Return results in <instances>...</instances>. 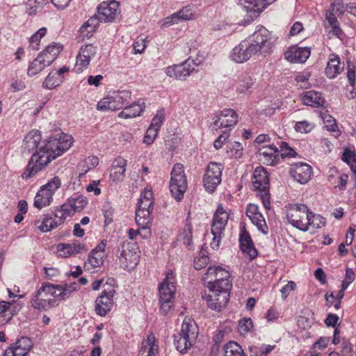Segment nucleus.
I'll list each match as a JSON object with an SVG mask.
<instances>
[{
    "instance_id": "35",
    "label": "nucleus",
    "mask_w": 356,
    "mask_h": 356,
    "mask_svg": "<svg viewBox=\"0 0 356 356\" xmlns=\"http://www.w3.org/2000/svg\"><path fill=\"white\" fill-rule=\"evenodd\" d=\"M99 164V159L96 156H90L80 162L78 169L80 171L79 177L85 175L90 169L95 168Z\"/></svg>"
},
{
    "instance_id": "41",
    "label": "nucleus",
    "mask_w": 356,
    "mask_h": 356,
    "mask_svg": "<svg viewBox=\"0 0 356 356\" xmlns=\"http://www.w3.org/2000/svg\"><path fill=\"white\" fill-rule=\"evenodd\" d=\"M152 211L137 209L136 211V222L137 225H152Z\"/></svg>"
},
{
    "instance_id": "52",
    "label": "nucleus",
    "mask_w": 356,
    "mask_h": 356,
    "mask_svg": "<svg viewBox=\"0 0 356 356\" xmlns=\"http://www.w3.org/2000/svg\"><path fill=\"white\" fill-rule=\"evenodd\" d=\"M56 286L57 284H54L49 282H44L42 286L37 291H40V293L46 298H47L49 295H51L54 298V299H56Z\"/></svg>"
},
{
    "instance_id": "24",
    "label": "nucleus",
    "mask_w": 356,
    "mask_h": 356,
    "mask_svg": "<svg viewBox=\"0 0 356 356\" xmlns=\"http://www.w3.org/2000/svg\"><path fill=\"white\" fill-rule=\"evenodd\" d=\"M191 341H195L198 335V327L193 319L186 317L181 325L180 332Z\"/></svg>"
},
{
    "instance_id": "39",
    "label": "nucleus",
    "mask_w": 356,
    "mask_h": 356,
    "mask_svg": "<svg viewBox=\"0 0 356 356\" xmlns=\"http://www.w3.org/2000/svg\"><path fill=\"white\" fill-rule=\"evenodd\" d=\"M34 225L42 232H47L56 228L54 227L52 216L49 214L44 215L42 220H36L34 222Z\"/></svg>"
},
{
    "instance_id": "6",
    "label": "nucleus",
    "mask_w": 356,
    "mask_h": 356,
    "mask_svg": "<svg viewBox=\"0 0 356 356\" xmlns=\"http://www.w3.org/2000/svg\"><path fill=\"white\" fill-rule=\"evenodd\" d=\"M223 170L224 166L221 163L214 161L209 163L202 179L203 186L208 193L214 192L221 183Z\"/></svg>"
},
{
    "instance_id": "20",
    "label": "nucleus",
    "mask_w": 356,
    "mask_h": 356,
    "mask_svg": "<svg viewBox=\"0 0 356 356\" xmlns=\"http://www.w3.org/2000/svg\"><path fill=\"white\" fill-rule=\"evenodd\" d=\"M159 352V344L153 333L147 335L141 345L138 356H156Z\"/></svg>"
},
{
    "instance_id": "60",
    "label": "nucleus",
    "mask_w": 356,
    "mask_h": 356,
    "mask_svg": "<svg viewBox=\"0 0 356 356\" xmlns=\"http://www.w3.org/2000/svg\"><path fill=\"white\" fill-rule=\"evenodd\" d=\"M56 288L57 290H58V293L56 295V298L60 300L68 298L72 292L71 289H69L68 287H67V284H57Z\"/></svg>"
},
{
    "instance_id": "33",
    "label": "nucleus",
    "mask_w": 356,
    "mask_h": 356,
    "mask_svg": "<svg viewBox=\"0 0 356 356\" xmlns=\"http://www.w3.org/2000/svg\"><path fill=\"white\" fill-rule=\"evenodd\" d=\"M225 226L220 224L213 223L211 224V234L213 235V240L211 242V248L217 250L220 248V243L223 235Z\"/></svg>"
},
{
    "instance_id": "31",
    "label": "nucleus",
    "mask_w": 356,
    "mask_h": 356,
    "mask_svg": "<svg viewBox=\"0 0 356 356\" xmlns=\"http://www.w3.org/2000/svg\"><path fill=\"white\" fill-rule=\"evenodd\" d=\"M53 200V197L40 187L34 198V207L38 209H41L49 206Z\"/></svg>"
},
{
    "instance_id": "48",
    "label": "nucleus",
    "mask_w": 356,
    "mask_h": 356,
    "mask_svg": "<svg viewBox=\"0 0 356 356\" xmlns=\"http://www.w3.org/2000/svg\"><path fill=\"white\" fill-rule=\"evenodd\" d=\"M60 186V179L58 176H55L51 180L48 181V182L46 184L42 186L41 188H44V190L47 191V192L53 197L55 192Z\"/></svg>"
},
{
    "instance_id": "7",
    "label": "nucleus",
    "mask_w": 356,
    "mask_h": 356,
    "mask_svg": "<svg viewBox=\"0 0 356 356\" xmlns=\"http://www.w3.org/2000/svg\"><path fill=\"white\" fill-rule=\"evenodd\" d=\"M310 209L304 204H293L289 206L286 218L293 227L302 232H307V216Z\"/></svg>"
},
{
    "instance_id": "22",
    "label": "nucleus",
    "mask_w": 356,
    "mask_h": 356,
    "mask_svg": "<svg viewBox=\"0 0 356 356\" xmlns=\"http://www.w3.org/2000/svg\"><path fill=\"white\" fill-rule=\"evenodd\" d=\"M31 306L38 310H47L58 305L57 300L47 298L42 295L40 291H36L31 300Z\"/></svg>"
},
{
    "instance_id": "36",
    "label": "nucleus",
    "mask_w": 356,
    "mask_h": 356,
    "mask_svg": "<svg viewBox=\"0 0 356 356\" xmlns=\"http://www.w3.org/2000/svg\"><path fill=\"white\" fill-rule=\"evenodd\" d=\"M42 55H38L29 65L27 74L29 76H35L49 66L43 61Z\"/></svg>"
},
{
    "instance_id": "28",
    "label": "nucleus",
    "mask_w": 356,
    "mask_h": 356,
    "mask_svg": "<svg viewBox=\"0 0 356 356\" xmlns=\"http://www.w3.org/2000/svg\"><path fill=\"white\" fill-rule=\"evenodd\" d=\"M62 49L63 47L61 45L54 43L47 46L38 55H42V58H44L43 61L46 62L48 65H50L56 60Z\"/></svg>"
},
{
    "instance_id": "46",
    "label": "nucleus",
    "mask_w": 356,
    "mask_h": 356,
    "mask_svg": "<svg viewBox=\"0 0 356 356\" xmlns=\"http://www.w3.org/2000/svg\"><path fill=\"white\" fill-rule=\"evenodd\" d=\"M228 219L229 216L227 213L225 211L221 204L218 205L213 215L212 222L226 226Z\"/></svg>"
},
{
    "instance_id": "3",
    "label": "nucleus",
    "mask_w": 356,
    "mask_h": 356,
    "mask_svg": "<svg viewBox=\"0 0 356 356\" xmlns=\"http://www.w3.org/2000/svg\"><path fill=\"white\" fill-rule=\"evenodd\" d=\"M176 280L172 270L169 269L165 274V278L159 284L160 310L163 314H167L173 305L174 296L176 292Z\"/></svg>"
},
{
    "instance_id": "64",
    "label": "nucleus",
    "mask_w": 356,
    "mask_h": 356,
    "mask_svg": "<svg viewBox=\"0 0 356 356\" xmlns=\"http://www.w3.org/2000/svg\"><path fill=\"white\" fill-rule=\"evenodd\" d=\"M159 131L156 129L155 128H152L149 127L145 134L143 142L148 145L152 144L155 138H156Z\"/></svg>"
},
{
    "instance_id": "14",
    "label": "nucleus",
    "mask_w": 356,
    "mask_h": 356,
    "mask_svg": "<svg viewBox=\"0 0 356 356\" xmlns=\"http://www.w3.org/2000/svg\"><path fill=\"white\" fill-rule=\"evenodd\" d=\"M119 3L116 1L109 3L102 2L97 8V14L101 22H113L118 14Z\"/></svg>"
},
{
    "instance_id": "37",
    "label": "nucleus",
    "mask_w": 356,
    "mask_h": 356,
    "mask_svg": "<svg viewBox=\"0 0 356 356\" xmlns=\"http://www.w3.org/2000/svg\"><path fill=\"white\" fill-rule=\"evenodd\" d=\"M223 356H246L243 348L235 341H229L223 346Z\"/></svg>"
},
{
    "instance_id": "62",
    "label": "nucleus",
    "mask_w": 356,
    "mask_h": 356,
    "mask_svg": "<svg viewBox=\"0 0 356 356\" xmlns=\"http://www.w3.org/2000/svg\"><path fill=\"white\" fill-rule=\"evenodd\" d=\"M314 128L312 124L307 120L300 121L296 123L294 129L297 132L300 133H309Z\"/></svg>"
},
{
    "instance_id": "56",
    "label": "nucleus",
    "mask_w": 356,
    "mask_h": 356,
    "mask_svg": "<svg viewBox=\"0 0 356 356\" xmlns=\"http://www.w3.org/2000/svg\"><path fill=\"white\" fill-rule=\"evenodd\" d=\"M165 115V110L163 108H161L159 111H158L156 114L152 118L149 127L152 128H155L156 129L159 131L163 123Z\"/></svg>"
},
{
    "instance_id": "10",
    "label": "nucleus",
    "mask_w": 356,
    "mask_h": 356,
    "mask_svg": "<svg viewBox=\"0 0 356 356\" xmlns=\"http://www.w3.org/2000/svg\"><path fill=\"white\" fill-rule=\"evenodd\" d=\"M139 260L138 248L134 243H124L119 257L121 266L129 271L131 270L138 265Z\"/></svg>"
},
{
    "instance_id": "21",
    "label": "nucleus",
    "mask_w": 356,
    "mask_h": 356,
    "mask_svg": "<svg viewBox=\"0 0 356 356\" xmlns=\"http://www.w3.org/2000/svg\"><path fill=\"white\" fill-rule=\"evenodd\" d=\"M239 241L241 251L246 253L251 260L255 259L257 257V250L254 246L252 240L249 233L245 229H243L241 232Z\"/></svg>"
},
{
    "instance_id": "59",
    "label": "nucleus",
    "mask_w": 356,
    "mask_h": 356,
    "mask_svg": "<svg viewBox=\"0 0 356 356\" xmlns=\"http://www.w3.org/2000/svg\"><path fill=\"white\" fill-rule=\"evenodd\" d=\"M253 84L252 79L250 76H245L238 82L237 90L239 92H245L248 91Z\"/></svg>"
},
{
    "instance_id": "44",
    "label": "nucleus",
    "mask_w": 356,
    "mask_h": 356,
    "mask_svg": "<svg viewBox=\"0 0 356 356\" xmlns=\"http://www.w3.org/2000/svg\"><path fill=\"white\" fill-rule=\"evenodd\" d=\"M341 159L350 166L356 179V154L353 152L346 149L343 152Z\"/></svg>"
},
{
    "instance_id": "34",
    "label": "nucleus",
    "mask_w": 356,
    "mask_h": 356,
    "mask_svg": "<svg viewBox=\"0 0 356 356\" xmlns=\"http://www.w3.org/2000/svg\"><path fill=\"white\" fill-rule=\"evenodd\" d=\"M117 104L118 102L113 94L102 99L97 104V109L101 111L120 110V108Z\"/></svg>"
},
{
    "instance_id": "51",
    "label": "nucleus",
    "mask_w": 356,
    "mask_h": 356,
    "mask_svg": "<svg viewBox=\"0 0 356 356\" xmlns=\"http://www.w3.org/2000/svg\"><path fill=\"white\" fill-rule=\"evenodd\" d=\"M103 257L102 254L96 252L95 250H92L88 255V263L85 265L90 264L93 268L99 267L103 264Z\"/></svg>"
},
{
    "instance_id": "5",
    "label": "nucleus",
    "mask_w": 356,
    "mask_h": 356,
    "mask_svg": "<svg viewBox=\"0 0 356 356\" xmlns=\"http://www.w3.org/2000/svg\"><path fill=\"white\" fill-rule=\"evenodd\" d=\"M188 187L186 177L184 173V165L180 163L175 164L171 171L170 190L172 196L180 201L184 197Z\"/></svg>"
},
{
    "instance_id": "13",
    "label": "nucleus",
    "mask_w": 356,
    "mask_h": 356,
    "mask_svg": "<svg viewBox=\"0 0 356 356\" xmlns=\"http://www.w3.org/2000/svg\"><path fill=\"white\" fill-rule=\"evenodd\" d=\"M289 172L294 181L300 184H305L311 179L313 169L306 163L297 162L291 165Z\"/></svg>"
},
{
    "instance_id": "29",
    "label": "nucleus",
    "mask_w": 356,
    "mask_h": 356,
    "mask_svg": "<svg viewBox=\"0 0 356 356\" xmlns=\"http://www.w3.org/2000/svg\"><path fill=\"white\" fill-rule=\"evenodd\" d=\"M154 199L151 189L145 188L142 192L137 204V209L153 211Z\"/></svg>"
},
{
    "instance_id": "58",
    "label": "nucleus",
    "mask_w": 356,
    "mask_h": 356,
    "mask_svg": "<svg viewBox=\"0 0 356 356\" xmlns=\"http://www.w3.org/2000/svg\"><path fill=\"white\" fill-rule=\"evenodd\" d=\"M90 62V59L83 58L81 56L78 54L76 56V61L75 66L74 67V71L76 73L82 72L83 70L88 66Z\"/></svg>"
},
{
    "instance_id": "43",
    "label": "nucleus",
    "mask_w": 356,
    "mask_h": 356,
    "mask_svg": "<svg viewBox=\"0 0 356 356\" xmlns=\"http://www.w3.org/2000/svg\"><path fill=\"white\" fill-rule=\"evenodd\" d=\"M63 81V77L58 78L56 74L50 72L43 81L42 87L48 90H52L60 86Z\"/></svg>"
},
{
    "instance_id": "27",
    "label": "nucleus",
    "mask_w": 356,
    "mask_h": 356,
    "mask_svg": "<svg viewBox=\"0 0 356 356\" xmlns=\"http://www.w3.org/2000/svg\"><path fill=\"white\" fill-rule=\"evenodd\" d=\"M302 102L305 105L317 108L323 105L325 99L321 92L309 90L304 95Z\"/></svg>"
},
{
    "instance_id": "2",
    "label": "nucleus",
    "mask_w": 356,
    "mask_h": 356,
    "mask_svg": "<svg viewBox=\"0 0 356 356\" xmlns=\"http://www.w3.org/2000/svg\"><path fill=\"white\" fill-rule=\"evenodd\" d=\"M274 42L271 33L264 26L259 27L250 37V42L242 41L231 53L232 60L242 63L257 52L264 56L273 52Z\"/></svg>"
},
{
    "instance_id": "45",
    "label": "nucleus",
    "mask_w": 356,
    "mask_h": 356,
    "mask_svg": "<svg viewBox=\"0 0 356 356\" xmlns=\"http://www.w3.org/2000/svg\"><path fill=\"white\" fill-rule=\"evenodd\" d=\"M47 33V29L42 27L35 34H33L29 40V48L33 50H38L39 49L40 42L41 38Z\"/></svg>"
},
{
    "instance_id": "32",
    "label": "nucleus",
    "mask_w": 356,
    "mask_h": 356,
    "mask_svg": "<svg viewBox=\"0 0 356 356\" xmlns=\"http://www.w3.org/2000/svg\"><path fill=\"white\" fill-rule=\"evenodd\" d=\"M174 345L176 349L181 353H185L192 347L195 341L187 339V337L182 336L181 333L174 335Z\"/></svg>"
},
{
    "instance_id": "49",
    "label": "nucleus",
    "mask_w": 356,
    "mask_h": 356,
    "mask_svg": "<svg viewBox=\"0 0 356 356\" xmlns=\"http://www.w3.org/2000/svg\"><path fill=\"white\" fill-rule=\"evenodd\" d=\"M277 145L280 146V149L279 150L280 157H281L282 159H284L286 157H296L297 153L293 149L289 147V144L286 142H277Z\"/></svg>"
},
{
    "instance_id": "55",
    "label": "nucleus",
    "mask_w": 356,
    "mask_h": 356,
    "mask_svg": "<svg viewBox=\"0 0 356 356\" xmlns=\"http://www.w3.org/2000/svg\"><path fill=\"white\" fill-rule=\"evenodd\" d=\"M252 327L253 323L250 318H243L238 321V330L243 335L250 332Z\"/></svg>"
},
{
    "instance_id": "42",
    "label": "nucleus",
    "mask_w": 356,
    "mask_h": 356,
    "mask_svg": "<svg viewBox=\"0 0 356 356\" xmlns=\"http://www.w3.org/2000/svg\"><path fill=\"white\" fill-rule=\"evenodd\" d=\"M113 95L118 102L117 105L120 109L131 102V92L129 90H122L113 92Z\"/></svg>"
},
{
    "instance_id": "57",
    "label": "nucleus",
    "mask_w": 356,
    "mask_h": 356,
    "mask_svg": "<svg viewBox=\"0 0 356 356\" xmlns=\"http://www.w3.org/2000/svg\"><path fill=\"white\" fill-rule=\"evenodd\" d=\"M96 54V47L92 44H85L83 45L80 51L79 52V55L81 56L83 58H86L88 59H91V58L95 56Z\"/></svg>"
},
{
    "instance_id": "61",
    "label": "nucleus",
    "mask_w": 356,
    "mask_h": 356,
    "mask_svg": "<svg viewBox=\"0 0 356 356\" xmlns=\"http://www.w3.org/2000/svg\"><path fill=\"white\" fill-rule=\"evenodd\" d=\"M191 15L192 13H189L188 10H181L180 11L172 15V17H173V19H172V24H177L180 21L190 19Z\"/></svg>"
},
{
    "instance_id": "63",
    "label": "nucleus",
    "mask_w": 356,
    "mask_h": 356,
    "mask_svg": "<svg viewBox=\"0 0 356 356\" xmlns=\"http://www.w3.org/2000/svg\"><path fill=\"white\" fill-rule=\"evenodd\" d=\"M102 211L104 216V226H108L113 220V209L109 204L103 206Z\"/></svg>"
},
{
    "instance_id": "4",
    "label": "nucleus",
    "mask_w": 356,
    "mask_h": 356,
    "mask_svg": "<svg viewBox=\"0 0 356 356\" xmlns=\"http://www.w3.org/2000/svg\"><path fill=\"white\" fill-rule=\"evenodd\" d=\"M253 191L260 193V199L266 209H270V182L269 176L266 170L262 167H257L254 170L252 176Z\"/></svg>"
},
{
    "instance_id": "12",
    "label": "nucleus",
    "mask_w": 356,
    "mask_h": 356,
    "mask_svg": "<svg viewBox=\"0 0 356 356\" xmlns=\"http://www.w3.org/2000/svg\"><path fill=\"white\" fill-rule=\"evenodd\" d=\"M232 289L229 285H224V288L209 289V298H218V302L213 303L212 300L207 301V306L215 311L220 312L224 309L229 300V293Z\"/></svg>"
},
{
    "instance_id": "25",
    "label": "nucleus",
    "mask_w": 356,
    "mask_h": 356,
    "mask_svg": "<svg viewBox=\"0 0 356 356\" xmlns=\"http://www.w3.org/2000/svg\"><path fill=\"white\" fill-rule=\"evenodd\" d=\"M144 103H131L126 105L122 108L123 110L119 113L118 117L120 118L129 119L136 118L140 115L144 110Z\"/></svg>"
},
{
    "instance_id": "1",
    "label": "nucleus",
    "mask_w": 356,
    "mask_h": 356,
    "mask_svg": "<svg viewBox=\"0 0 356 356\" xmlns=\"http://www.w3.org/2000/svg\"><path fill=\"white\" fill-rule=\"evenodd\" d=\"M72 136L65 134L50 136L42 140L40 132L31 131L24 138L22 148L31 153L35 150L31 157L26 170L22 175L24 179H29L42 170L54 159L63 154L72 145Z\"/></svg>"
},
{
    "instance_id": "40",
    "label": "nucleus",
    "mask_w": 356,
    "mask_h": 356,
    "mask_svg": "<svg viewBox=\"0 0 356 356\" xmlns=\"http://www.w3.org/2000/svg\"><path fill=\"white\" fill-rule=\"evenodd\" d=\"M13 304L10 302L0 301V321L8 322L13 316V310L11 309Z\"/></svg>"
},
{
    "instance_id": "8",
    "label": "nucleus",
    "mask_w": 356,
    "mask_h": 356,
    "mask_svg": "<svg viewBox=\"0 0 356 356\" xmlns=\"http://www.w3.org/2000/svg\"><path fill=\"white\" fill-rule=\"evenodd\" d=\"M201 63L202 60L198 58L195 60L188 58L179 65H173L166 67L165 72L169 77L184 81L195 71V67L198 66Z\"/></svg>"
},
{
    "instance_id": "18",
    "label": "nucleus",
    "mask_w": 356,
    "mask_h": 356,
    "mask_svg": "<svg viewBox=\"0 0 356 356\" xmlns=\"http://www.w3.org/2000/svg\"><path fill=\"white\" fill-rule=\"evenodd\" d=\"M31 346V341L29 339L22 337L15 344L7 348L4 352L3 356H26Z\"/></svg>"
},
{
    "instance_id": "17",
    "label": "nucleus",
    "mask_w": 356,
    "mask_h": 356,
    "mask_svg": "<svg viewBox=\"0 0 356 356\" xmlns=\"http://www.w3.org/2000/svg\"><path fill=\"white\" fill-rule=\"evenodd\" d=\"M258 153L262 156L264 163L267 165L274 166L279 162L280 152L274 144L263 145L259 149Z\"/></svg>"
},
{
    "instance_id": "26",
    "label": "nucleus",
    "mask_w": 356,
    "mask_h": 356,
    "mask_svg": "<svg viewBox=\"0 0 356 356\" xmlns=\"http://www.w3.org/2000/svg\"><path fill=\"white\" fill-rule=\"evenodd\" d=\"M58 248L60 252H63V254L60 253V255L65 257L87 251V248L85 245L81 243L59 244L58 245Z\"/></svg>"
},
{
    "instance_id": "9",
    "label": "nucleus",
    "mask_w": 356,
    "mask_h": 356,
    "mask_svg": "<svg viewBox=\"0 0 356 356\" xmlns=\"http://www.w3.org/2000/svg\"><path fill=\"white\" fill-rule=\"evenodd\" d=\"M205 275L204 279L208 280L209 289L224 288L225 284L229 285V289L232 287L229 271L220 266H209Z\"/></svg>"
},
{
    "instance_id": "11",
    "label": "nucleus",
    "mask_w": 356,
    "mask_h": 356,
    "mask_svg": "<svg viewBox=\"0 0 356 356\" xmlns=\"http://www.w3.org/2000/svg\"><path fill=\"white\" fill-rule=\"evenodd\" d=\"M213 122L211 124L213 130L218 131L223 127H230L237 124L238 114L232 108H225L220 112L219 114L215 115L213 118Z\"/></svg>"
},
{
    "instance_id": "19",
    "label": "nucleus",
    "mask_w": 356,
    "mask_h": 356,
    "mask_svg": "<svg viewBox=\"0 0 356 356\" xmlns=\"http://www.w3.org/2000/svg\"><path fill=\"white\" fill-rule=\"evenodd\" d=\"M127 161L122 156H118L112 163L110 179L113 182H120L124 179Z\"/></svg>"
},
{
    "instance_id": "47",
    "label": "nucleus",
    "mask_w": 356,
    "mask_h": 356,
    "mask_svg": "<svg viewBox=\"0 0 356 356\" xmlns=\"http://www.w3.org/2000/svg\"><path fill=\"white\" fill-rule=\"evenodd\" d=\"M252 222L255 225L257 229L264 234L268 233V227L266 225V220L263 215L259 213L256 216H252L250 218Z\"/></svg>"
},
{
    "instance_id": "16",
    "label": "nucleus",
    "mask_w": 356,
    "mask_h": 356,
    "mask_svg": "<svg viewBox=\"0 0 356 356\" xmlns=\"http://www.w3.org/2000/svg\"><path fill=\"white\" fill-rule=\"evenodd\" d=\"M311 55L310 47H290L284 54L285 58L293 63H304Z\"/></svg>"
},
{
    "instance_id": "15",
    "label": "nucleus",
    "mask_w": 356,
    "mask_h": 356,
    "mask_svg": "<svg viewBox=\"0 0 356 356\" xmlns=\"http://www.w3.org/2000/svg\"><path fill=\"white\" fill-rule=\"evenodd\" d=\"M114 290L103 291L95 301V312L100 316H105L113 306Z\"/></svg>"
},
{
    "instance_id": "50",
    "label": "nucleus",
    "mask_w": 356,
    "mask_h": 356,
    "mask_svg": "<svg viewBox=\"0 0 356 356\" xmlns=\"http://www.w3.org/2000/svg\"><path fill=\"white\" fill-rule=\"evenodd\" d=\"M275 1V0H255L254 11H253V15H250L251 20L257 18L268 6Z\"/></svg>"
},
{
    "instance_id": "53",
    "label": "nucleus",
    "mask_w": 356,
    "mask_h": 356,
    "mask_svg": "<svg viewBox=\"0 0 356 356\" xmlns=\"http://www.w3.org/2000/svg\"><path fill=\"white\" fill-rule=\"evenodd\" d=\"M69 202L72 204L75 212L81 211L88 203L86 199L79 195H75L74 197L70 198Z\"/></svg>"
},
{
    "instance_id": "30",
    "label": "nucleus",
    "mask_w": 356,
    "mask_h": 356,
    "mask_svg": "<svg viewBox=\"0 0 356 356\" xmlns=\"http://www.w3.org/2000/svg\"><path fill=\"white\" fill-rule=\"evenodd\" d=\"M193 236H192V225L189 218L188 217L186 220V225L184 229L179 234L178 239L182 241L184 245L188 249L193 250L194 245L193 243Z\"/></svg>"
},
{
    "instance_id": "38",
    "label": "nucleus",
    "mask_w": 356,
    "mask_h": 356,
    "mask_svg": "<svg viewBox=\"0 0 356 356\" xmlns=\"http://www.w3.org/2000/svg\"><path fill=\"white\" fill-rule=\"evenodd\" d=\"M307 217V221L306 225L307 231L309 230V227L313 229H320L324 227L326 223L325 219L323 217H322L321 215L314 213L311 210Z\"/></svg>"
},
{
    "instance_id": "23",
    "label": "nucleus",
    "mask_w": 356,
    "mask_h": 356,
    "mask_svg": "<svg viewBox=\"0 0 356 356\" xmlns=\"http://www.w3.org/2000/svg\"><path fill=\"white\" fill-rule=\"evenodd\" d=\"M343 70V65L341 64L340 58L337 54H330L329 60L325 70L327 78L334 79Z\"/></svg>"
},
{
    "instance_id": "54",
    "label": "nucleus",
    "mask_w": 356,
    "mask_h": 356,
    "mask_svg": "<svg viewBox=\"0 0 356 356\" xmlns=\"http://www.w3.org/2000/svg\"><path fill=\"white\" fill-rule=\"evenodd\" d=\"M243 148L241 143L236 141L227 147V152L235 159H240L243 155Z\"/></svg>"
}]
</instances>
